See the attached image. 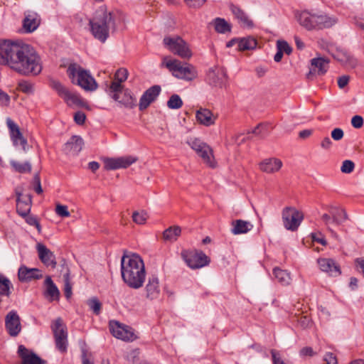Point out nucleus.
Segmentation results:
<instances>
[{"mask_svg": "<svg viewBox=\"0 0 364 364\" xmlns=\"http://www.w3.org/2000/svg\"><path fill=\"white\" fill-rule=\"evenodd\" d=\"M0 65L23 75H37L42 70L41 58L31 46L6 40H0Z\"/></svg>", "mask_w": 364, "mask_h": 364, "instance_id": "f257e3e1", "label": "nucleus"}, {"mask_svg": "<svg viewBox=\"0 0 364 364\" xmlns=\"http://www.w3.org/2000/svg\"><path fill=\"white\" fill-rule=\"evenodd\" d=\"M121 274L122 280L129 287L141 288L146 277L142 259L136 254L124 255L121 259Z\"/></svg>", "mask_w": 364, "mask_h": 364, "instance_id": "f03ea898", "label": "nucleus"}, {"mask_svg": "<svg viewBox=\"0 0 364 364\" xmlns=\"http://www.w3.org/2000/svg\"><path fill=\"white\" fill-rule=\"evenodd\" d=\"M89 24L93 36L102 43H105L108 38L109 31H114L116 28L114 14L108 11L104 6L96 10Z\"/></svg>", "mask_w": 364, "mask_h": 364, "instance_id": "7ed1b4c3", "label": "nucleus"}, {"mask_svg": "<svg viewBox=\"0 0 364 364\" xmlns=\"http://www.w3.org/2000/svg\"><path fill=\"white\" fill-rule=\"evenodd\" d=\"M69 77L82 88L87 91H94L97 88V84L90 72L83 69L77 63H70L67 70Z\"/></svg>", "mask_w": 364, "mask_h": 364, "instance_id": "20e7f679", "label": "nucleus"}, {"mask_svg": "<svg viewBox=\"0 0 364 364\" xmlns=\"http://www.w3.org/2000/svg\"><path fill=\"white\" fill-rule=\"evenodd\" d=\"M164 58V64L172 73L173 75L177 78L191 81L196 78L197 71L191 64H182L178 60H168Z\"/></svg>", "mask_w": 364, "mask_h": 364, "instance_id": "39448f33", "label": "nucleus"}, {"mask_svg": "<svg viewBox=\"0 0 364 364\" xmlns=\"http://www.w3.org/2000/svg\"><path fill=\"white\" fill-rule=\"evenodd\" d=\"M163 42L169 51L182 58L188 59L192 56L188 43L179 36H166Z\"/></svg>", "mask_w": 364, "mask_h": 364, "instance_id": "423d86ee", "label": "nucleus"}, {"mask_svg": "<svg viewBox=\"0 0 364 364\" xmlns=\"http://www.w3.org/2000/svg\"><path fill=\"white\" fill-rule=\"evenodd\" d=\"M282 218L287 230L296 231L304 219V215L294 207H286L282 210Z\"/></svg>", "mask_w": 364, "mask_h": 364, "instance_id": "0eeeda50", "label": "nucleus"}, {"mask_svg": "<svg viewBox=\"0 0 364 364\" xmlns=\"http://www.w3.org/2000/svg\"><path fill=\"white\" fill-rule=\"evenodd\" d=\"M51 328L53 332L56 348L62 353L66 352L68 333L66 326L64 325L61 318H58L53 321Z\"/></svg>", "mask_w": 364, "mask_h": 364, "instance_id": "6e6552de", "label": "nucleus"}, {"mask_svg": "<svg viewBox=\"0 0 364 364\" xmlns=\"http://www.w3.org/2000/svg\"><path fill=\"white\" fill-rule=\"evenodd\" d=\"M109 330L113 336L124 341L132 342L137 338L132 327L117 321L109 322Z\"/></svg>", "mask_w": 364, "mask_h": 364, "instance_id": "1a4fd4ad", "label": "nucleus"}, {"mask_svg": "<svg viewBox=\"0 0 364 364\" xmlns=\"http://www.w3.org/2000/svg\"><path fill=\"white\" fill-rule=\"evenodd\" d=\"M181 255L186 263L191 269H199L208 265V257L201 251H183Z\"/></svg>", "mask_w": 364, "mask_h": 364, "instance_id": "9d476101", "label": "nucleus"}, {"mask_svg": "<svg viewBox=\"0 0 364 364\" xmlns=\"http://www.w3.org/2000/svg\"><path fill=\"white\" fill-rule=\"evenodd\" d=\"M50 85L52 88H53L58 92V95L62 97L68 105L70 106L73 105H82V100L80 98V97L76 93L70 92L59 81L52 80Z\"/></svg>", "mask_w": 364, "mask_h": 364, "instance_id": "9b49d317", "label": "nucleus"}, {"mask_svg": "<svg viewBox=\"0 0 364 364\" xmlns=\"http://www.w3.org/2000/svg\"><path fill=\"white\" fill-rule=\"evenodd\" d=\"M329 60L328 58L318 57L311 60L309 72L306 74L309 80H314L317 76L324 75L328 69Z\"/></svg>", "mask_w": 364, "mask_h": 364, "instance_id": "f8f14e48", "label": "nucleus"}, {"mask_svg": "<svg viewBox=\"0 0 364 364\" xmlns=\"http://www.w3.org/2000/svg\"><path fill=\"white\" fill-rule=\"evenodd\" d=\"M5 327L11 337H16L20 333L21 331V318L16 311H10L5 316Z\"/></svg>", "mask_w": 364, "mask_h": 364, "instance_id": "ddd939ff", "label": "nucleus"}, {"mask_svg": "<svg viewBox=\"0 0 364 364\" xmlns=\"http://www.w3.org/2000/svg\"><path fill=\"white\" fill-rule=\"evenodd\" d=\"M227 79V72L223 68H211L207 74L208 83L214 87H223L225 85Z\"/></svg>", "mask_w": 364, "mask_h": 364, "instance_id": "4468645a", "label": "nucleus"}, {"mask_svg": "<svg viewBox=\"0 0 364 364\" xmlns=\"http://www.w3.org/2000/svg\"><path fill=\"white\" fill-rule=\"evenodd\" d=\"M137 159L127 156L118 158H107L105 160V168L106 170H115L125 168L136 161Z\"/></svg>", "mask_w": 364, "mask_h": 364, "instance_id": "2eb2a0df", "label": "nucleus"}, {"mask_svg": "<svg viewBox=\"0 0 364 364\" xmlns=\"http://www.w3.org/2000/svg\"><path fill=\"white\" fill-rule=\"evenodd\" d=\"M144 291L145 297L149 300L153 301L159 298L161 287L157 276L151 275L148 277Z\"/></svg>", "mask_w": 364, "mask_h": 364, "instance_id": "dca6fc26", "label": "nucleus"}, {"mask_svg": "<svg viewBox=\"0 0 364 364\" xmlns=\"http://www.w3.org/2000/svg\"><path fill=\"white\" fill-rule=\"evenodd\" d=\"M6 124L14 144L15 146L21 145L23 151H26L27 140L23 136L18 126L10 118H7Z\"/></svg>", "mask_w": 364, "mask_h": 364, "instance_id": "f3484780", "label": "nucleus"}, {"mask_svg": "<svg viewBox=\"0 0 364 364\" xmlns=\"http://www.w3.org/2000/svg\"><path fill=\"white\" fill-rule=\"evenodd\" d=\"M161 92L159 85H154L146 90L139 100V108L140 110L146 109L154 102Z\"/></svg>", "mask_w": 364, "mask_h": 364, "instance_id": "a211bd4d", "label": "nucleus"}, {"mask_svg": "<svg viewBox=\"0 0 364 364\" xmlns=\"http://www.w3.org/2000/svg\"><path fill=\"white\" fill-rule=\"evenodd\" d=\"M36 250L38 251L40 260L45 265L50 266L52 268H55L57 262L55 261V255L53 252L42 243H38L36 245Z\"/></svg>", "mask_w": 364, "mask_h": 364, "instance_id": "6ab92c4d", "label": "nucleus"}, {"mask_svg": "<svg viewBox=\"0 0 364 364\" xmlns=\"http://www.w3.org/2000/svg\"><path fill=\"white\" fill-rule=\"evenodd\" d=\"M317 263L320 269L330 276L337 277L341 274L340 267L338 264L330 258H319Z\"/></svg>", "mask_w": 364, "mask_h": 364, "instance_id": "aec40b11", "label": "nucleus"}, {"mask_svg": "<svg viewBox=\"0 0 364 364\" xmlns=\"http://www.w3.org/2000/svg\"><path fill=\"white\" fill-rule=\"evenodd\" d=\"M18 353L21 358V364H46V361L38 357L35 353L29 351L24 346L20 345Z\"/></svg>", "mask_w": 364, "mask_h": 364, "instance_id": "412c9836", "label": "nucleus"}, {"mask_svg": "<svg viewBox=\"0 0 364 364\" xmlns=\"http://www.w3.org/2000/svg\"><path fill=\"white\" fill-rule=\"evenodd\" d=\"M18 277L21 282H27L33 279H39L43 277V275L38 269L28 268L23 265L18 269Z\"/></svg>", "mask_w": 364, "mask_h": 364, "instance_id": "4be33fe9", "label": "nucleus"}, {"mask_svg": "<svg viewBox=\"0 0 364 364\" xmlns=\"http://www.w3.org/2000/svg\"><path fill=\"white\" fill-rule=\"evenodd\" d=\"M197 122L205 127H210L215 123L217 117L208 109L200 107L196 112Z\"/></svg>", "mask_w": 364, "mask_h": 364, "instance_id": "5701e85b", "label": "nucleus"}, {"mask_svg": "<svg viewBox=\"0 0 364 364\" xmlns=\"http://www.w3.org/2000/svg\"><path fill=\"white\" fill-rule=\"evenodd\" d=\"M333 58L347 68L353 69L358 65V60L346 50H338Z\"/></svg>", "mask_w": 364, "mask_h": 364, "instance_id": "b1692460", "label": "nucleus"}, {"mask_svg": "<svg viewBox=\"0 0 364 364\" xmlns=\"http://www.w3.org/2000/svg\"><path fill=\"white\" fill-rule=\"evenodd\" d=\"M31 208V196L28 194L23 196L21 193H17L16 210L17 213L23 216L28 215Z\"/></svg>", "mask_w": 364, "mask_h": 364, "instance_id": "393cba45", "label": "nucleus"}, {"mask_svg": "<svg viewBox=\"0 0 364 364\" xmlns=\"http://www.w3.org/2000/svg\"><path fill=\"white\" fill-rule=\"evenodd\" d=\"M41 23L39 15L33 11H28L25 14V18L23 21V29L27 33L33 32L37 29Z\"/></svg>", "mask_w": 364, "mask_h": 364, "instance_id": "a878e982", "label": "nucleus"}, {"mask_svg": "<svg viewBox=\"0 0 364 364\" xmlns=\"http://www.w3.org/2000/svg\"><path fill=\"white\" fill-rule=\"evenodd\" d=\"M282 166V162L277 158H269L262 160L259 164V169L267 173H273L279 171Z\"/></svg>", "mask_w": 364, "mask_h": 364, "instance_id": "bb28decb", "label": "nucleus"}, {"mask_svg": "<svg viewBox=\"0 0 364 364\" xmlns=\"http://www.w3.org/2000/svg\"><path fill=\"white\" fill-rule=\"evenodd\" d=\"M317 14L302 11L298 16L299 23L308 30L318 29Z\"/></svg>", "mask_w": 364, "mask_h": 364, "instance_id": "cd10ccee", "label": "nucleus"}, {"mask_svg": "<svg viewBox=\"0 0 364 364\" xmlns=\"http://www.w3.org/2000/svg\"><path fill=\"white\" fill-rule=\"evenodd\" d=\"M83 139L79 136H73L64 146V151L66 154L76 155L82 149Z\"/></svg>", "mask_w": 364, "mask_h": 364, "instance_id": "c85d7f7f", "label": "nucleus"}, {"mask_svg": "<svg viewBox=\"0 0 364 364\" xmlns=\"http://www.w3.org/2000/svg\"><path fill=\"white\" fill-rule=\"evenodd\" d=\"M44 284L46 287L44 296L48 298L50 301L58 300L60 291L50 276L46 277Z\"/></svg>", "mask_w": 364, "mask_h": 364, "instance_id": "c756f323", "label": "nucleus"}, {"mask_svg": "<svg viewBox=\"0 0 364 364\" xmlns=\"http://www.w3.org/2000/svg\"><path fill=\"white\" fill-rule=\"evenodd\" d=\"M232 227L231 232L237 235L248 232L252 229L253 225L248 221L239 219L232 222Z\"/></svg>", "mask_w": 364, "mask_h": 364, "instance_id": "7c9ffc66", "label": "nucleus"}, {"mask_svg": "<svg viewBox=\"0 0 364 364\" xmlns=\"http://www.w3.org/2000/svg\"><path fill=\"white\" fill-rule=\"evenodd\" d=\"M316 18L318 29L331 28L338 22L337 18L326 14H317Z\"/></svg>", "mask_w": 364, "mask_h": 364, "instance_id": "2f4dec72", "label": "nucleus"}, {"mask_svg": "<svg viewBox=\"0 0 364 364\" xmlns=\"http://www.w3.org/2000/svg\"><path fill=\"white\" fill-rule=\"evenodd\" d=\"M117 102L129 109H133L136 106V99L129 89L124 90L122 98L120 99L119 97V101Z\"/></svg>", "mask_w": 364, "mask_h": 364, "instance_id": "473e14b6", "label": "nucleus"}, {"mask_svg": "<svg viewBox=\"0 0 364 364\" xmlns=\"http://www.w3.org/2000/svg\"><path fill=\"white\" fill-rule=\"evenodd\" d=\"M230 9L235 17L240 21L244 26L247 27H252L253 22L249 19L248 16L240 8L230 4Z\"/></svg>", "mask_w": 364, "mask_h": 364, "instance_id": "72a5a7b5", "label": "nucleus"}, {"mask_svg": "<svg viewBox=\"0 0 364 364\" xmlns=\"http://www.w3.org/2000/svg\"><path fill=\"white\" fill-rule=\"evenodd\" d=\"M181 234V228L178 225L171 226L163 232V238L171 242L177 240Z\"/></svg>", "mask_w": 364, "mask_h": 364, "instance_id": "f704fd0d", "label": "nucleus"}, {"mask_svg": "<svg viewBox=\"0 0 364 364\" xmlns=\"http://www.w3.org/2000/svg\"><path fill=\"white\" fill-rule=\"evenodd\" d=\"M273 274L277 281L282 285L287 286L290 284L291 281L290 273L286 270L276 267L273 269Z\"/></svg>", "mask_w": 364, "mask_h": 364, "instance_id": "c9c22d12", "label": "nucleus"}, {"mask_svg": "<svg viewBox=\"0 0 364 364\" xmlns=\"http://www.w3.org/2000/svg\"><path fill=\"white\" fill-rule=\"evenodd\" d=\"M198 155L202 158L203 162L208 166L211 168L215 167L216 163L214 160L213 150L208 144L203 146V149Z\"/></svg>", "mask_w": 364, "mask_h": 364, "instance_id": "e433bc0d", "label": "nucleus"}, {"mask_svg": "<svg viewBox=\"0 0 364 364\" xmlns=\"http://www.w3.org/2000/svg\"><path fill=\"white\" fill-rule=\"evenodd\" d=\"M330 213L332 215V223L336 225H341L348 219V215L344 209L331 208Z\"/></svg>", "mask_w": 364, "mask_h": 364, "instance_id": "4c0bfd02", "label": "nucleus"}, {"mask_svg": "<svg viewBox=\"0 0 364 364\" xmlns=\"http://www.w3.org/2000/svg\"><path fill=\"white\" fill-rule=\"evenodd\" d=\"M123 90V85L122 82L114 80L112 82L108 88L109 95L114 101H119V94Z\"/></svg>", "mask_w": 364, "mask_h": 364, "instance_id": "58836bf2", "label": "nucleus"}, {"mask_svg": "<svg viewBox=\"0 0 364 364\" xmlns=\"http://www.w3.org/2000/svg\"><path fill=\"white\" fill-rule=\"evenodd\" d=\"M215 30L220 33L230 32L231 26L224 18H216L214 20Z\"/></svg>", "mask_w": 364, "mask_h": 364, "instance_id": "ea45409f", "label": "nucleus"}, {"mask_svg": "<svg viewBox=\"0 0 364 364\" xmlns=\"http://www.w3.org/2000/svg\"><path fill=\"white\" fill-rule=\"evenodd\" d=\"M257 46V41L252 37H247L240 39L238 41V48L240 50H252Z\"/></svg>", "mask_w": 364, "mask_h": 364, "instance_id": "a19ab883", "label": "nucleus"}, {"mask_svg": "<svg viewBox=\"0 0 364 364\" xmlns=\"http://www.w3.org/2000/svg\"><path fill=\"white\" fill-rule=\"evenodd\" d=\"M10 164L13 168L18 173H30L31 171V164L28 161L20 163L12 160Z\"/></svg>", "mask_w": 364, "mask_h": 364, "instance_id": "79ce46f5", "label": "nucleus"}, {"mask_svg": "<svg viewBox=\"0 0 364 364\" xmlns=\"http://www.w3.org/2000/svg\"><path fill=\"white\" fill-rule=\"evenodd\" d=\"M12 284L9 279L0 274V295L9 296L11 294L10 289Z\"/></svg>", "mask_w": 364, "mask_h": 364, "instance_id": "37998d69", "label": "nucleus"}, {"mask_svg": "<svg viewBox=\"0 0 364 364\" xmlns=\"http://www.w3.org/2000/svg\"><path fill=\"white\" fill-rule=\"evenodd\" d=\"M183 106V101L178 95H172L167 101V107L171 109H178Z\"/></svg>", "mask_w": 364, "mask_h": 364, "instance_id": "c03bdc74", "label": "nucleus"}, {"mask_svg": "<svg viewBox=\"0 0 364 364\" xmlns=\"http://www.w3.org/2000/svg\"><path fill=\"white\" fill-rule=\"evenodd\" d=\"M87 304L95 314L98 315L100 313L102 304L97 297L90 299Z\"/></svg>", "mask_w": 364, "mask_h": 364, "instance_id": "a18cd8bd", "label": "nucleus"}, {"mask_svg": "<svg viewBox=\"0 0 364 364\" xmlns=\"http://www.w3.org/2000/svg\"><path fill=\"white\" fill-rule=\"evenodd\" d=\"M18 88L26 94H31L33 92V85L27 80L20 81L18 84Z\"/></svg>", "mask_w": 364, "mask_h": 364, "instance_id": "49530a36", "label": "nucleus"}, {"mask_svg": "<svg viewBox=\"0 0 364 364\" xmlns=\"http://www.w3.org/2000/svg\"><path fill=\"white\" fill-rule=\"evenodd\" d=\"M321 220L324 223L325 225L326 226L327 228V230L331 233V235L333 236V237H337V234L336 233V232L330 227V225L332 223V215L331 214H327V213H324L321 215Z\"/></svg>", "mask_w": 364, "mask_h": 364, "instance_id": "de8ad7c7", "label": "nucleus"}, {"mask_svg": "<svg viewBox=\"0 0 364 364\" xmlns=\"http://www.w3.org/2000/svg\"><path fill=\"white\" fill-rule=\"evenodd\" d=\"M64 282H65V288H64V294L65 296L68 299L70 298L72 295V287L70 283V273L68 272L64 274Z\"/></svg>", "mask_w": 364, "mask_h": 364, "instance_id": "09e8293b", "label": "nucleus"}, {"mask_svg": "<svg viewBox=\"0 0 364 364\" xmlns=\"http://www.w3.org/2000/svg\"><path fill=\"white\" fill-rule=\"evenodd\" d=\"M132 219L134 223L139 225H142L146 223V220L147 219L146 213L144 212H137L135 211L132 214Z\"/></svg>", "mask_w": 364, "mask_h": 364, "instance_id": "8fccbe9b", "label": "nucleus"}, {"mask_svg": "<svg viewBox=\"0 0 364 364\" xmlns=\"http://www.w3.org/2000/svg\"><path fill=\"white\" fill-rule=\"evenodd\" d=\"M128 77V71L125 68H119L117 70L114 75V80L119 82H124Z\"/></svg>", "mask_w": 364, "mask_h": 364, "instance_id": "3c124183", "label": "nucleus"}, {"mask_svg": "<svg viewBox=\"0 0 364 364\" xmlns=\"http://www.w3.org/2000/svg\"><path fill=\"white\" fill-rule=\"evenodd\" d=\"M277 50H279L283 53H285L287 55H289L292 51V48L285 41H277Z\"/></svg>", "mask_w": 364, "mask_h": 364, "instance_id": "603ef678", "label": "nucleus"}, {"mask_svg": "<svg viewBox=\"0 0 364 364\" xmlns=\"http://www.w3.org/2000/svg\"><path fill=\"white\" fill-rule=\"evenodd\" d=\"M355 167L354 163L350 160H345L341 167V171L345 173H351Z\"/></svg>", "mask_w": 364, "mask_h": 364, "instance_id": "864d4df0", "label": "nucleus"}, {"mask_svg": "<svg viewBox=\"0 0 364 364\" xmlns=\"http://www.w3.org/2000/svg\"><path fill=\"white\" fill-rule=\"evenodd\" d=\"M55 213L60 217H69L70 212L68 211V206L64 205L58 204L55 207Z\"/></svg>", "mask_w": 364, "mask_h": 364, "instance_id": "5fc2aeb1", "label": "nucleus"}, {"mask_svg": "<svg viewBox=\"0 0 364 364\" xmlns=\"http://www.w3.org/2000/svg\"><path fill=\"white\" fill-rule=\"evenodd\" d=\"M191 148L197 153L199 154L203 149V146L207 144L198 139H194L190 143Z\"/></svg>", "mask_w": 364, "mask_h": 364, "instance_id": "6e6d98bb", "label": "nucleus"}, {"mask_svg": "<svg viewBox=\"0 0 364 364\" xmlns=\"http://www.w3.org/2000/svg\"><path fill=\"white\" fill-rule=\"evenodd\" d=\"M331 136L335 141H340L343 138L344 132L341 128H335L331 131Z\"/></svg>", "mask_w": 364, "mask_h": 364, "instance_id": "4d7b16f0", "label": "nucleus"}, {"mask_svg": "<svg viewBox=\"0 0 364 364\" xmlns=\"http://www.w3.org/2000/svg\"><path fill=\"white\" fill-rule=\"evenodd\" d=\"M33 186H34L33 188H34L35 191L38 194H41L43 193V189H42L41 184L40 176H39L38 173H36L33 176Z\"/></svg>", "mask_w": 364, "mask_h": 364, "instance_id": "13d9d810", "label": "nucleus"}, {"mask_svg": "<svg viewBox=\"0 0 364 364\" xmlns=\"http://www.w3.org/2000/svg\"><path fill=\"white\" fill-rule=\"evenodd\" d=\"M82 364H94L93 358L91 353L83 350L82 352Z\"/></svg>", "mask_w": 364, "mask_h": 364, "instance_id": "bf43d9fd", "label": "nucleus"}, {"mask_svg": "<svg viewBox=\"0 0 364 364\" xmlns=\"http://www.w3.org/2000/svg\"><path fill=\"white\" fill-rule=\"evenodd\" d=\"M207 0H184L187 6L191 8H200Z\"/></svg>", "mask_w": 364, "mask_h": 364, "instance_id": "052dcab7", "label": "nucleus"}, {"mask_svg": "<svg viewBox=\"0 0 364 364\" xmlns=\"http://www.w3.org/2000/svg\"><path fill=\"white\" fill-rule=\"evenodd\" d=\"M351 124L353 127L359 129L363 125V119L360 115H355L351 119Z\"/></svg>", "mask_w": 364, "mask_h": 364, "instance_id": "680f3d73", "label": "nucleus"}, {"mask_svg": "<svg viewBox=\"0 0 364 364\" xmlns=\"http://www.w3.org/2000/svg\"><path fill=\"white\" fill-rule=\"evenodd\" d=\"M86 119V115L83 112L78 111L75 113L74 115V120L76 122V124L79 125H82L85 123Z\"/></svg>", "mask_w": 364, "mask_h": 364, "instance_id": "e2e57ef3", "label": "nucleus"}, {"mask_svg": "<svg viewBox=\"0 0 364 364\" xmlns=\"http://www.w3.org/2000/svg\"><path fill=\"white\" fill-rule=\"evenodd\" d=\"M10 103V97L8 94L0 90V105L8 106Z\"/></svg>", "mask_w": 364, "mask_h": 364, "instance_id": "0e129e2a", "label": "nucleus"}, {"mask_svg": "<svg viewBox=\"0 0 364 364\" xmlns=\"http://www.w3.org/2000/svg\"><path fill=\"white\" fill-rule=\"evenodd\" d=\"M323 360L326 364H337L336 357L332 353H327L323 357Z\"/></svg>", "mask_w": 364, "mask_h": 364, "instance_id": "69168bd1", "label": "nucleus"}, {"mask_svg": "<svg viewBox=\"0 0 364 364\" xmlns=\"http://www.w3.org/2000/svg\"><path fill=\"white\" fill-rule=\"evenodd\" d=\"M311 237L313 241L317 242L323 246H326L327 245V241L323 237L321 236V234L320 232L311 233Z\"/></svg>", "mask_w": 364, "mask_h": 364, "instance_id": "338daca9", "label": "nucleus"}, {"mask_svg": "<svg viewBox=\"0 0 364 364\" xmlns=\"http://www.w3.org/2000/svg\"><path fill=\"white\" fill-rule=\"evenodd\" d=\"M350 80V76L347 75H344L338 77V85L341 89L344 88L348 83Z\"/></svg>", "mask_w": 364, "mask_h": 364, "instance_id": "774afa93", "label": "nucleus"}]
</instances>
